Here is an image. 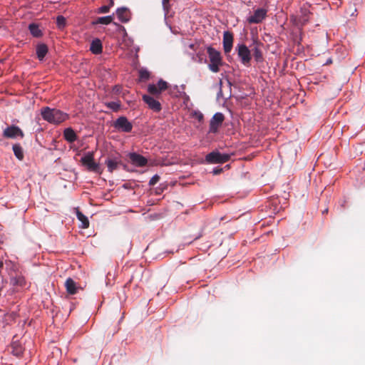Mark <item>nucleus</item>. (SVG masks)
Masks as SVG:
<instances>
[{
	"mask_svg": "<svg viewBox=\"0 0 365 365\" xmlns=\"http://www.w3.org/2000/svg\"><path fill=\"white\" fill-rule=\"evenodd\" d=\"M43 120L53 124H60L68 118V115L63 111L49 107H43L41 111Z\"/></svg>",
	"mask_w": 365,
	"mask_h": 365,
	"instance_id": "1",
	"label": "nucleus"
},
{
	"mask_svg": "<svg viewBox=\"0 0 365 365\" xmlns=\"http://www.w3.org/2000/svg\"><path fill=\"white\" fill-rule=\"evenodd\" d=\"M207 54L210 59L208 67L213 73L220 71V66L222 65V60L220 53L212 46L207 48Z\"/></svg>",
	"mask_w": 365,
	"mask_h": 365,
	"instance_id": "2",
	"label": "nucleus"
},
{
	"mask_svg": "<svg viewBox=\"0 0 365 365\" xmlns=\"http://www.w3.org/2000/svg\"><path fill=\"white\" fill-rule=\"evenodd\" d=\"M81 163L83 166L86 167V169L90 172H93L98 174H101L103 170L100 166V164L96 163L94 160V153L88 152L81 158Z\"/></svg>",
	"mask_w": 365,
	"mask_h": 365,
	"instance_id": "3",
	"label": "nucleus"
},
{
	"mask_svg": "<svg viewBox=\"0 0 365 365\" xmlns=\"http://www.w3.org/2000/svg\"><path fill=\"white\" fill-rule=\"evenodd\" d=\"M230 159V155L222 154L218 151H212L208 153L205 160L209 163H224L227 162Z\"/></svg>",
	"mask_w": 365,
	"mask_h": 365,
	"instance_id": "4",
	"label": "nucleus"
},
{
	"mask_svg": "<svg viewBox=\"0 0 365 365\" xmlns=\"http://www.w3.org/2000/svg\"><path fill=\"white\" fill-rule=\"evenodd\" d=\"M168 88V83L163 79H160L157 84H149L148 91L150 95L158 97L161 93Z\"/></svg>",
	"mask_w": 365,
	"mask_h": 365,
	"instance_id": "5",
	"label": "nucleus"
},
{
	"mask_svg": "<svg viewBox=\"0 0 365 365\" xmlns=\"http://www.w3.org/2000/svg\"><path fill=\"white\" fill-rule=\"evenodd\" d=\"M113 127L118 131L130 133L133 129V125L125 116H120L113 122Z\"/></svg>",
	"mask_w": 365,
	"mask_h": 365,
	"instance_id": "6",
	"label": "nucleus"
},
{
	"mask_svg": "<svg viewBox=\"0 0 365 365\" xmlns=\"http://www.w3.org/2000/svg\"><path fill=\"white\" fill-rule=\"evenodd\" d=\"M237 50L242 63L246 66H250L252 56L247 46L245 44H240L237 46Z\"/></svg>",
	"mask_w": 365,
	"mask_h": 365,
	"instance_id": "7",
	"label": "nucleus"
},
{
	"mask_svg": "<svg viewBox=\"0 0 365 365\" xmlns=\"http://www.w3.org/2000/svg\"><path fill=\"white\" fill-rule=\"evenodd\" d=\"M107 165L108 170L113 173L118 168V166L122 165L121 157L120 154L110 155L105 162Z\"/></svg>",
	"mask_w": 365,
	"mask_h": 365,
	"instance_id": "8",
	"label": "nucleus"
},
{
	"mask_svg": "<svg viewBox=\"0 0 365 365\" xmlns=\"http://www.w3.org/2000/svg\"><path fill=\"white\" fill-rule=\"evenodd\" d=\"M224 120L225 116L222 113H216L210 120L209 132L212 133H217Z\"/></svg>",
	"mask_w": 365,
	"mask_h": 365,
	"instance_id": "9",
	"label": "nucleus"
},
{
	"mask_svg": "<svg viewBox=\"0 0 365 365\" xmlns=\"http://www.w3.org/2000/svg\"><path fill=\"white\" fill-rule=\"evenodd\" d=\"M3 135L7 138H15L17 136H20L21 138H23L24 134L19 127L13 125L8 126L4 130Z\"/></svg>",
	"mask_w": 365,
	"mask_h": 365,
	"instance_id": "10",
	"label": "nucleus"
},
{
	"mask_svg": "<svg viewBox=\"0 0 365 365\" xmlns=\"http://www.w3.org/2000/svg\"><path fill=\"white\" fill-rule=\"evenodd\" d=\"M267 16V11L264 9H257L255 11L253 15L247 19L250 24H259L261 23Z\"/></svg>",
	"mask_w": 365,
	"mask_h": 365,
	"instance_id": "11",
	"label": "nucleus"
},
{
	"mask_svg": "<svg viewBox=\"0 0 365 365\" xmlns=\"http://www.w3.org/2000/svg\"><path fill=\"white\" fill-rule=\"evenodd\" d=\"M128 156L131 163L137 167H144L148 163L147 158L136 153H130Z\"/></svg>",
	"mask_w": 365,
	"mask_h": 365,
	"instance_id": "12",
	"label": "nucleus"
},
{
	"mask_svg": "<svg viewBox=\"0 0 365 365\" xmlns=\"http://www.w3.org/2000/svg\"><path fill=\"white\" fill-rule=\"evenodd\" d=\"M143 100L148 106L149 108L153 111L159 112L161 110L162 108L160 102L150 95H143Z\"/></svg>",
	"mask_w": 365,
	"mask_h": 365,
	"instance_id": "13",
	"label": "nucleus"
},
{
	"mask_svg": "<svg viewBox=\"0 0 365 365\" xmlns=\"http://www.w3.org/2000/svg\"><path fill=\"white\" fill-rule=\"evenodd\" d=\"M233 43V34L232 33L227 31L223 34V49L225 53L231 51Z\"/></svg>",
	"mask_w": 365,
	"mask_h": 365,
	"instance_id": "14",
	"label": "nucleus"
},
{
	"mask_svg": "<svg viewBox=\"0 0 365 365\" xmlns=\"http://www.w3.org/2000/svg\"><path fill=\"white\" fill-rule=\"evenodd\" d=\"M309 19V11L307 9H302L301 14L294 19V24L298 27H302L308 21Z\"/></svg>",
	"mask_w": 365,
	"mask_h": 365,
	"instance_id": "15",
	"label": "nucleus"
},
{
	"mask_svg": "<svg viewBox=\"0 0 365 365\" xmlns=\"http://www.w3.org/2000/svg\"><path fill=\"white\" fill-rule=\"evenodd\" d=\"M10 349L11 353L17 357L21 356L24 351V348L19 341H14L11 344Z\"/></svg>",
	"mask_w": 365,
	"mask_h": 365,
	"instance_id": "16",
	"label": "nucleus"
},
{
	"mask_svg": "<svg viewBox=\"0 0 365 365\" xmlns=\"http://www.w3.org/2000/svg\"><path fill=\"white\" fill-rule=\"evenodd\" d=\"M116 14L119 20L123 23H126L130 20V14L127 8H118L116 10Z\"/></svg>",
	"mask_w": 365,
	"mask_h": 365,
	"instance_id": "17",
	"label": "nucleus"
},
{
	"mask_svg": "<svg viewBox=\"0 0 365 365\" xmlns=\"http://www.w3.org/2000/svg\"><path fill=\"white\" fill-rule=\"evenodd\" d=\"M91 51L94 54H100L103 51V46L99 38L92 41L90 46Z\"/></svg>",
	"mask_w": 365,
	"mask_h": 365,
	"instance_id": "18",
	"label": "nucleus"
},
{
	"mask_svg": "<svg viewBox=\"0 0 365 365\" xmlns=\"http://www.w3.org/2000/svg\"><path fill=\"white\" fill-rule=\"evenodd\" d=\"M48 51V46L45 43H38L36 46V55L39 61H42Z\"/></svg>",
	"mask_w": 365,
	"mask_h": 365,
	"instance_id": "19",
	"label": "nucleus"
},
{
	"mask_svg": "<svg viewBox=\"0 0 365 365\" xmlns=\"http://www.w3.org/2000/svg\"><path fill=\"white\" fill-rule=\"evenodd\" d=\"M63 137L68 143H73L77 140V135L71 128H67L64 130Z\"/></svg>",
	"mask_w": 365,
	"mask_h": 365,
	"instance_id": "20",
	"label": "nucleus"
},
{
	"mask_svg": "<svg viewBox=\"0 0 365 365\" xmlns=\"http://www.w3.org/2000/svg\"><path fill=\"white\" fill-rule=\"evenodd\" d=\"M65 287L66 291L70 294H75L77 292L78 288L76 287V282L71 279L68 278L65 282Z\"/></svg>",
	"mask_w": 365,
	"mask_h": 365,
	"instance_id": "21",
	"label": "nucleus"
},
{
	"mask_svg": "<svg viewBox=\"0 0 365 365\" xmlns=\"http://www.w3.org/2000/svg\"><path fill=\"white\" fill-rule=\"evenodd\" d=\"M29 30L34 37L40 38L43 36V31L40 29L39 26L35 23L29 25Z\"/></svg>",
	"mask_w": 365,
	"mask_h": 365,
	"instance_id": "22",
	"label": "nucleus"
},
{
	"mask_svg": "<svg viewBox=\"0 0 365 365\" xmlns=\"http://www.w3.org/2000/svg\"><path fill=\"white\" fill-rule=\"evenodd\" d=\"M76 216L78 220L81 222L80 227L86 229L89 227V221L86 216H85L79 210H76Z\"/></svg>",
	"mask_w": 365,
	"mask_h": 365,
	"instance_id": "23",
	"label": "nucleus"
},
{
	"mask_svg": "<svg viewBox=\"0 0 365 365\" xmlns=\"http://www.w3.org/2000/svg\"><path fill=\"white\" fill-rule=\"evenodd\" d=\"M113 20V16H102V17H98L96 21H93V24H106L108 25L110 24Z\"/></svg>",
	"mask_w": 365,
	"mask_h": 365,
	"instance_id": "24",
	"label": "nucleus"
},
{
	"mask_svg": "<svg viewBox=\"0 0 365 365\" xmlns=\"http://www.w3.org/2000/svg\"><path fill=\"white\" fill-rule=\"evenodd\" d=\"M13 151L14 153V155L16 157L17 159L19 160H22L24 158V150L20 144H14L13 145Z\"/></svg>",
	"mask_w": 365,
	"mask_h": 365,
	"instance_id": "25",
	"label": "nucleus"
},
{
	"mask_svg": "<svg viewBox=\"0 0 365 365\" xmlns=\"http://www.w3.org/2000/svg\"><path fill=\"white\" fill-rule=\"evenodd\" d=\"M105 106L114 112H117L120 108V101H111L105 103Z\"/></svg>",
	"mask_w": 365,
	"mask_h": 365,
	"instance_id": "26",
	"label": "nucleus"
},
{
	"mask_svg": "<svg viewBox=\"0 0 365 365\" xmlns=\"http://www.w3.org/2000/svg\"><path fill=\"white\" fill-rule=\"evenodd\" d=\"M253 55L257 62H261L263 61L262 52L258 47H255L253 50Z\"/></svg>",
	"mask_w": 365,
	"mask_h": 365,
	"instance_id": "27",
	"label": "nucleus"
},
{
	"mask_svg": "<svg viewBox=\"0 0 365 365\" xmlns=\"http://www.w3.org/2000/svg\"><path fill=\"white\" fill-rule=\"evenodd\" d=\"M66 23V19L63 16H58L56 18V25L58 29H62L65 27Z\"/></svg>",
	"mask_w": 365,
	"mask_h": 365,
	"instance_id": "28",
	"label": "nucleus"
},
{
	"mask_svg": "<svg viewBox=\"0 0 365 365\" xmlns=\"http://www.w3.org/2000/svg\"><path fill=\"white\" fill-rule=\"evenodd\" d=\"M139 77L142 81H146L150 78V73L147 70L141 69L139 71Z\"/></svg>",
	"mask_w": 365,
	"mask_h": 365,
	"instance_id": "29",
	"label": "nucleus"
},
{
	"mask_svg": "<svg viewBox=\"0 0 365 365\" xmlns=\"http://www.w3.org/2000/svg\"><path fill=\"white\" fill-rule=\"evenodd\" d=\"M160 176L158 175H155L152 177V178L149 181V185L153 186L160 180Z\"/></svg>",
	"mask_w": 365,
	"mask_h": 365,
	"instance_id": "30",
	"label": "nucleus"
},
{
	"mask_svg": "<svg viewBox=\"0 0 365 365\" xmlns=\"http://www.w3.org/2000/svg\"><path fill=\"white\" fill-rule=\"evenodd\" d=\"M11 282L14 284L22 286L23 283H24V278L21 277H17V278H13V279H11Z\"/></svg>",
	"mask_w": 365,
	"mask_h": 365,
	"instance_id": "31",
	"label": "nucleus"
},
{
	"mask_svg": "<svg viewBox=\"0 0 365 365\" xmlns=\"http://www.w3.org/2000/svg\"><path fill=\"white\" fill-rule=\"evenodd\" d=\"M109 10H110V6H103L98 9V14H106L109 11Z\"/></svg>",
	"mask_w": 365,
	"mask_h": 365,
	"instance_id": "32",
	"label": "nucleus"
},
{
	"mask_svg": "<svg viewBox=\"0 0 365 365\" xmlns=\"http://www.w3.org/2000/svg\"><path fill=\"white\" fill-rule=\"evenodd\" d=\"M162 4L164 10L168 11L170 9V0H162Z\"/></svg>",
	"mask_w": 365,
	"mask_h": 365,
	"instance_id": "33",
	"label": "nucleus"
},
{
	"mask_svg": "<svg viewBox=\"0 0 365 365\" xmlns=\"http://www.w3.org/2000/svg\"><path fill=\"white\" fill-rule=\"evenodd\" d=\"M222 172V168H215L213 170H212V173L213 175H219Z\"/></svg>",
	"mask_w": 365,
	"mask_h": 365,
	"instance_id": "34",
	"label": "nucleus"
},
{
	"mask_svg": "<svg viewBox=\"0 0 365 365\" xmlns=\"http://www.w3.org/2000/svg\"><path fill=\"white\" fill-rule=\"evenodd\" d=\"M197 119H198V120H199V121L202 120V119H203V115H202V113H199V114L197 115Z\"/></svg>",
	"mask_w": 365,
	"mask_h": 365,
	"instance_id": "35",
	"label": "nucleus"
},
{
	"mask_svg": "<svg viewBox=\"0 0 365 365\" xmlns=\"http://www.w3.org/2000/svg\"><path fill=\"white\" fill-rule=\"evenodd\" d=\"M195 46H196V45H195V44H193V43H192V44H190V45L189 46V47H190L191 49H192V50H195Z\"/></svg>",
	"mask_w": 365,
	"mask_h": 365,
	"instance_id": "36",
	"label": "nucleus"
},
{
	"mask_svg": "<svg viewBox=\"0 0 365 365\" xmlns=\"http://www.w3.org/2000/svg\"><path fill=\"white\" fill-rule=\"evenodd\" d=\"M115 24L116 25V24ZM117 26H118L120 29H123V30L125 29H124V27H123V26H121V25L117 24Z\"/></svg>",
	"mask_w": 365,
	"mask_h": 365,
	"instance_id": "37",
	"label": "nucleus"
},
{
	"mask_svg": "<svg viewBox=\"0 0 365 365\" xmlns=\"http://www.w3.org/2000/svg\"><path fill=\"white\" fill-rule=\"evenodd\" d=\"M110 7L113 6V0H110Z\"/></svg>",
	"mask_w": 365,
	"mask_h": 365,
	"instance_id": "38",
	"label": "nucleus"
},
{
	"mask_svg": "<svg viewBox=\"0 0 365 365\" xmlns=\"http://www.w3.org/2000/svg\"><path fill=\"white\" fill-rule=\"evenodd\" d=\"M123 165V168H124L125 170H126V169H127V165H124V164H123V163H122V165Z\"/></svg>",
	"mask_w": 365,
	"mask_h": 365,
	"instance_id": "39",
	"label": "nucleus"
}]
</instances>
